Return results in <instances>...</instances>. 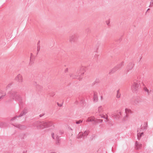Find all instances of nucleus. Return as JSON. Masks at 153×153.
Segmentation results:
<instances>
[{"instance_id": "obj_1", "label": "nucleus", "mask_w": 153, "mask_h": 153, "mask_svg": "<svg viewBox=\"0 0 153 153\" xmlns=\"http://www.w3.org/2000/svg\"><path fill=\"white\" fill-rule=\"evenodd\" d=\"M33 126L36 127L37 129H40L48 128L51 126H54V125L51 121L40 122L37 121L34 122Z\"/></svg>"}, {"instance_id": "obj_2", "label": "nucleus", "mask_w": 153, "mask_h": 153, "mask_svg": "<svg viewBox=\"0 0 153 153\" xmlns=\"http://www.w3.org/2000/svg\"><path fill=\"white\" fill-rule=\"evenodd\" d=\"M8 93L10 94V97L12 98L13 100L18 101L19 102V105L22 106L23 104L22 99L20 96L16 91H11L9 92Z\"/></svg>"}, {"instance_id": "obj_3", "label": "nucleus", "mask_w": 153, "mask_h": 153, "mask_svg": "<svg viewBox=\"0 0 153 153\" xmlns=\"http://www.w3.org/2000/svg\"><path fill=\"white\" fill-rule=\"evenodd\" d=\"M142 102V99L139 97L131 99L129 101L130 103L135 106H139Z\"/></svg>"}, {"instance_id": "obj_4", "label": "nucleus", "mask_w": 153, "mask_h": 153, "mask_svg": "<svg viewBox=\"0 0 153 153\" xmlns=\"http://www.w3.org/2000/svg\"><path fill=\"white\" fill-rule=\"evenodd\" d=\"M140 82L139 81L136 80H134L133 83L131 87V89L134 92H137L138 91L140 87Z\"/></svg>"}, {"instance_id": "obj_5", "label": "nucleus", "mask_w": 153, "mask_h": 153, "mask_svg": "<svg viewBox=\"0 0 153 153\" xmlns=\"http://www.w3.org/2000/svg\"><path fill=\"white\" fill-rule=\"evenodd\" d=\"M134 65V64L133 62L129 63L125 71V73L126 74H131L133 71L132 69Z\"/></svg>"}, {"instance_id": "obj_6", "label": "nucleus", "mask_w": 153, "mask_h": 153, "mask_svg": "<svg viewBox=\"0 0 153 153\" xmlns=\"http://www.w3.org/2000/svg\"><path fill=\"white\" fill-rule=\"evenodd\" d=\"M84 67H82L79 70H77L76 75L72 74H70V77L74 78H75L76 76H82V75L84 73Z\"/></svg>"}, {"instance_id": "obj_7", "label": "nucleus", "mask_w": 153, "mask_h": 153, "mask_svg": "<svg viewBox=\"0 0 153 153\" xmlns=\"http://www.w3.org/2000/svg\"><path fill=\"white\" fill-rule=\"evenodd\" d=\"M89 131V130H87L85 131L83 133L82 132H80L78 134L77 138L78 139L82 138L83 139H84L86 138Z\"/></svg>"}, {"instance_id": "obj_8", "label": "nucleus", "mask_w": 153, "mask_h": 153, "mask_svg": "<svg viewBox=\"0 0 153 153\" xmlns=\"http://www.w3.org/2000/svg\"><path fill=\"white\" fill-rule=\"evenodd\" d=\"M103 111V108L102 106H100L98 108L97 111H96V113L97 114H99L100 116H101V118H103L106 120H107L108 118V116L102 114Z\"/></svg>"}, {"instance_id": "obj_9", "label": "nucleus", "mask_w": 153, "mask_h": 153, "mask_svg": "<svg viewBox=\"0 0 153 153\" xmlns=\"http://www.w3.org/2000/svg\"><path fill=\"white\" fill-rule=\"evenodd\" d=\"M78 37V35L76 33L70 36L69 38V41L70 43L72 44L74 42Z\"/></svg>"}, {"instance_id": "obj_10", "label": "nucleus", "mask_w": 153, "mask_h": 153, "mask_svg": "<svg viewBox=\"0 0 153 153\" xmlns=\"http://www.w3.org/2000/svg\"><path fill=\"white\" fill-rule=\"evenodd\" d=\"M123 62H122L119 64L117 65L114 68L111 69L109 73H113L115 72L117 70L120 69L122 66L124 65Z\"/></svg>"}, {"instance_id": "obj_11", "label": "nucleus", "mask_w": 153, "mask_h": 153, "mask_svg": "<svg viewBox=\"0 0 153 153\" xmlns=\"http://www.w3.org/2000/svg\"><path fill=\"white\" fill-rule=\"evenodd\" d=\"M143 129V127H141L137 129V138L139 140L140 139L142 136L143 134V132L141 130Z\"/></svg>"}, {"instance_id": "obj_12", "label": "nucleus", "mask_w": 153, "mask_h": 153, "mask_svg": "<svg viewBox=\"0 0 153 153\" xmlns=\"http://www.w3.org/2000/svg\"><path fill=\"white\" fill-rule=\"evenodd\" d=\"M121 115V112L118 111H114L111 114L112 117H114L116 119L119 118L120 117V115Z\"/></svg>"}, {"instance_id": "obj_13", "label": "nucleus", "mask_w": 153, "mask_h": 153, "mask_svg": "<svg viewBox=\"0 0 153 153\" xmlns=\"http://www.w3.org/2000/svg\"><path fill=\"white\" fill-rule=\"evenodd\" d=\"M13 126H14L17 128L20 129H25L26 127L24 125H21L16 123L13 124L11 122L10 123Z\"/></svg>"}, {"instance_id": "obj_14", "label": "nucleus", "mask_w": 153, "mask_h": 153, "mask_svg": "<svg viewBox=\"0 0 153 153\" xmlns=\"http://www.w3.org/2000/svg\"><path fill=\"white\" fill-rule=\"evenodd\" d=\"M15 79L19 83L22 82L23 81L22 76L20 74H19Z\"/></svg>"}, {"instance_id": "obj_15", "label": "nucleus", "mask_w": 153, "mask_h": 153, "mask_svg": "<svg viewBox=\"0 0 153 153\" xmlns=\"http://www.w3.org/2000/svg\"><path fill=\"white\" fill-rule=\"evenodd\" d=\"M93 100L94 102H97L98 100V97L97 93L95 92H94Z\"/></svg>"}, {"instance_id": "obj_16", "label": "nucleus", "mask_w": 153, "mask_h": 153, "mask_svg": "<svg viewBox=\"0 0 153 153\" xmlns=\"http://www.w3.org/2000/svg\"><path fill=\"white\" fill-rule=\"evenodd\" d=\"M142 144L138 143L137 141H136L135 143V148L136 149H140L142 147Z\"/></svg>"}, {"instance_id": "obj_17", "label": "nucleus", "mask_w": 153, "mask_h": 153, "mask_svg": "<svg viewBox=\"0 0 153 153\" xmlns=\"http://www.w3.org/2000/svg\"><path fill=\"white\" fill-rule=\"evenodd\" d=\"M144 90L145 91L147 92V94L148 95H149L151 92H152V90L149 91L146 88H144Z\"/></svg>"}, {"instance_id": "obj_18", "label": "nucleus", "mask_w": 153, "mask_h": 153, "mask_svg": "<svg viewBox=\"0 0 153 153\" xmlns=\"http://www.w3.org/2000/svg\"><path fill=\"white\" fill-rule=\"evenodd\" d=\"M148 124L147 123H145L143 124V126H142L141 127H143V129L141 130L142 131H143L144 130H146Z\"/></svg>"}, {"instance_id": "obj_19", "label": "nucleus", "mask_w": 153, "mask_h": 153, "mask_svg": "<svg viewBox=\"0 0 153 153\" xmlns=\"http://www.w3.org/2000/svg\"><path fill=\"white\" fill-rule=\"evenodd\" d=\"M125 110V112L126 113V115L125 117H127L128 116V114L129 113H131V111L129 109L127 108H126Z\"/></svg>"}, {"instance_id": "obj_20", "label": "nucleus", "mask_w": 153, "mask_h": 153, "mask_svg": "<svg viewBox=\"0 0 153 153\" xmlns=\"http://www.w3.org/2000/svg\"><path fill=\"white\" fill-rule=\"evenodd\" d=\"M56 143L57 144H59L60 142V139H59V137L58 136V135H56Z\"/></svg>"}, {"instance_id": "obj_21", "label": "nucleus", "mask_w": 153, "mask_h": 153, "mask_svg": "<svg viewBox=\"0 0 153 153\" xmlns=\"http://www.w3.org/2000/svg\"><path fill=\"white\" fill-rule=\"evenodd\" d=\"M83 122V120H76L75 123L77 124L81 125V123Z\"/></svg>"}, {"instance_id": "obj_22", "label": "nucleus", "mask_w": 153, "mask_h": 153, "mask_svg": "<svg viewBox=\"0 0 153 153\" xmlns=\"http://www.w3.org/2000/svg\"><path fill=\"white\" fill-rule=\"evenodd\" d=\"M87 121L88 122L94 121L95 122V120L94 119V118H89L87 119Z\"/></svg>"}, {"instance_id": "obj_23", "label": "nucleus", "mask_w": 153, "mask_h": 153, "mask_svg": "<svg viewBox=\"0 0 153 153\" xmlns=\"http://www.w3.org/2000/svg\"><path fill=\"white\" fill-rule=\"evenodd\" d=\"M116 97L117 98H119L120 97V94L119 93V90H118L117 91V94Z\"/></svg>"}, {"instance_id": "obj_24", "label": "nucleus", "mask_w": 153, "mask_h": 153, "mask_svg": "<svg viewBox=\"0 0 153 153\" xmlns=\"http://www.w3.org/2000/svg\"><path fill=\"white\" fill-rule=\"evenodd\" d=\"M2 95L0 96V98L1 99H2L6 95V93L5 92L4 93H1Z\"/></svg>"}, {"instance_id": "obj_25", "label": "nucleus", "mask_w": 153, "mask_h": 153, "mask_svg": "<svg viewBox=\"0 0 153 153\" xmlns=\"http://www.w3.org/2000/svg\"><path fill=\"white\" fill-rule=\"evenodd\" d=\"M103 121L102 120L100 119H97L96 120H95V123H102Z\"/></svg>"}, {"instance_id": "obj_26", "label": "nucleus", "mask_w": 153, "mask_h": 153, "mask_svg": "<svg viewBox=\"0 0 153 153\" xmlns=\"http://www.w3.org/2000/svg\"><path fill=\"white\" fill-rule=\"evenodd\" d=\"M22 112H24V114H26L28 112V111L27 109L25 108L23 111H22Z\"/></svg>"}, {"instance_id": "obj_27", "label": "nucleus", "mask_w": 153, "mask_h": 153, "mask_svg": "<svg viewBox=\"0 0 153 153\" xmlns=\"http://www.w3.org/2000/svg\"><path fill=\"white\" fill-rule=\"evenodd\" d=\"M17 117H18V116H15V117L13 118H12L11 119L10 121H13L14 120H16Z\"/></svg>"}, {"instance_id": "obj_28", "label": "nucleus", "mask_w": 153, "mask_h": 153, "mask_svg": "<svg viewBox=\"0 0 153 153\" xmlns=\"http://www.w3.org/2000/svg\"><path fill=\"white\" fill-rule=\"evenodd\" d=\"M24 115H25V114H24V112H22V111L21 112V113L20 114L19 116H18V117H21L22 116H23Z\"/></svg>"}, {"instance_id": "obj_29", "label": "nucleus", "mask_w": 153, "mask_h": 153, "mask_svg": "<svg viewBox=\"0 0 153 153\" xmlns=\"http://www.w3.org/2000/svg\"><path fill=\"white\" fill-rule=\"evenodd\" d=\"M153 6V0H151L150 2V4L149 7H152Z\"/></svg>"}, {"instance_id": "obj_30", "label": "nucleus", "mask_w": 153, "mask_h": 153, "mask_svg": "<svg viewBox=\"0 0 153 153\" xmlns=\"http://www.w3.org/2000/svg\"><path fill=\"white\" fill-rule=\"evenodd\" d=\"M40 48V46H37V54L38 53H39Z\"/></svg>"}, {"instance_id": "obj_31", "label": "nucleus", "mask_w": 153, "mask_h": 153, "mask_svg": "<svg viewBox=\"0 0 153 153\" xmlns=\"http://www.w3.org/2000/svg\"><path fill=\"white\" fill-rule=\"evenodd\" d=\"M11 85H12L11 83H10V84H8V85H7V86L6 87L7 89H8L9 88H11Z\"/></svg>"}, {"instance_id": "obj_32", "label": "nucleus", "mask_w": 153, "mask_h": 153, "mask_svg": "<svg viewBox=\"0 0 153 153\" xmlns=\"http://www.w3.org/2000/svg\"><path fill=\"white\" fill-rule=\"evenodd\" d=\"M64 131L62 130H60L59 135H61L63 133Z\"/></svg>"}, {"instance_id": "obj_33", "label": "nucleus", "mask_w": 153, "mask_h": 153, "mask_svg": "<svg viewBox=\"0 0 153 153\" xmlns=\"http://www.w3.org/2000/svg\"><path fill=\"white\" fill-rule=\"evenodd\" d=\"M98 55L97 54H95L94 55V58H95V59H97L98 58Z\"/></svg>"}, {"instance_id": "obj_34", "label": "nucleus", "mask_w": 153, "mask_h": 153, "mask_svg": "<svg viewBox=\"0 0 153 153\" xmlns=\"http://www.w3.org/2000/svg\"><path fill=\"white\" fill-rule=\"evenodd\" d=\"M99 79H97L95 81V83H98L99 82Z\"/></svg>"}, {"instance_id": "obj_35", "label": "nucleus", "mask_w": 153, "mask_h": 153, "mask_svg": "<svg viewBox=\"0 0 153 153\" xmlns=\"http://www.w3.org/2000/svg\"><path fill=\"white\" fill-rule=\"evenodd\" d=\"M52 138L53 139H55V137H54V133H52Z\"/></svg>"}, {"instance_id": "obj_36", "label": "nucleus", "mask_w": 153, "mask_h": 153, "mask_svg": "<svg viewBox=\"0 0 153 153\" xmlns=\"http://www.w3.org/2000/svg\"><path fill=\"white\" fill-rule=\"evenodd\" d=\"M57 104L58 106H59V107H61L62 105V104H59L58 103H57Z\"/></svg>"}, {"instance_id": "obj_37", "label": "nucleus", "mask_w": 153, "mask_h": 153, "mask_svg": "<svg viewBox=\"0 0 153 153\" xmlns=\"http://www.w3.org/2000/svg\"><path fill=\"white\" fill-rule=\"evenodd\" d=\"M68 71V68H66V69H65V73H66V72H67Z\"/></svg>"}, {"instance_id": "obj_38", "label": "nucleus", "mask_w": 153, "mask_h": 153, "mask_svg": "<svg viewBox=\"0 0 153 153\" xmlns=\"http://www.w3.org/2000/svg\"><path fill=\"white\" fill-rule=\"evenodd\" d=\"M37 46L40 45V41H39L37 44Z\"/></svg>"}, {"instance_id": "obj_39", "label": "nucleus", "mask_w": 153, "mask_h": 153, "mask_svg": "<svg viewBox=\"0 0 153 153\" xmlns=\"http://www.w3.org/2000/svg\"><path fill=\"white\" fill-rule=\"evenodd\" d=\"M84 100H81L80 101V103L82 104L84 103Z\"/></svg>"}, {"instance_id": "obj_40", "label": "nucleus", "mask_w": 153, "mask_h": 153, "mask_svg": "<svg viewBox=\"0 0 153 153\" xmlns=\"http://www.w3.org/2000/svg\"><path fill=\"white\" fill-rule=\"evenodd\" d=\"M44 115V114H41L39 115V117H41Z\"/></svg>"}, {"instance_id": "obj_41", "label": "nucleus", "mask_w": 153, "mask_h": 153, "mask_svg": "<svg viewBox=\"0 0 153 153\" xmlns=\"http://www.w3.org/2000/svg\"><path fill=\"white\" fill-rule=\"evenodd\" d=\"M75 103L76 104H78V101L77 100L75 102Z\"/></svg>"}, {"instance_id": "obj_42", "label": "nucleus", "mask_w": 153, "mask_h": 153, "mask_svg": "<svg viewBox=\"0 0 153 153\" xmlns=\"http://www.w3.org/2000/svg\"><path fill=\"white\" fill-rule=\"evenodd\" d=\"M150 9L149 8H148V10H147V11H148L149 10H150Z\"/></svg>"}, {"instance_id": "obj_43", "label": "nucleus", "mask_w": 153, "mask_h": 153, "mask_svg": "<svg viewBox=\"0 0 153 153\" xmlns=\"http://www.w3.org/2000/svg\"><path fill=\"white\" fill-rule=\"evenodd\" d=\"M69 128H70V129H71V130H72V129H71V128L70 127Z\"/></svg>"}, {"instance_id": "obj_44", "label": "nucleus", "mask_w": 153, "mask_h": 153, "mask_svg": "<svg viewBox=\"0 0 153 153\" xmlns=\"http://www.w3.org/2000/svg\"><path fill=\"white\" fill-rule=\"evenodd\" d=\"M152 92L153 93V89L152 90Z\"/></svg>"}, {"instance_id": "obj_45", "label": "nucleus", "mask_w": 153, "mask_h": 153, "mask_svg": "<svg viewBox=\"0 0 153 153\" xmlns=\"http://www.w3.org/2000/svg\"><path fill=\"white\" fill-rule=\"evenodd\" d=\"M32 53H31V56H32Z\"/></svg>"}, {"instance_id": "obj_46", "label": "nucleus", "mask_w": 153, "mask_h": 153, "mask_svg": "<svg viewBox=\"0 0 153 153\" xmlns=\"http://www.w3.org/2000/svg\"><path fill=\"white\" fill-rule=\"evenodd\" d=\"M105 122H107V121L105 120Z\"/></svg>"}, {"instance_id": "obj_47", "label": "nucleus", "mask_w": 153, "mask_h": 153, "mask_svg": "<svg viewBox=\"0 0 153 153\" xmlns=\"http://www.w3.org/2000/svg\"><path fill=\"white\" fill-rule=\"evenodd\" d=\"M101 98H102V96H101Z\"/></svg>"}, {"instance_id": "obj_48", "label": "nucleus", "mask_w": 153, "mask_h": 153, "mask_svg": "<svg viewBox=\"0 0 153 153\" xmlns=\"http://www.w3.org/2000/svg\"><path fill=\"white\" fill-rule=\"evenodd\" d=\"M23 153H25V152H24Z\"/></svg>"}, {"instance_id": "obj_49", "label": "nucleus", "mask_w": 153, "mask_h": 153, "mask_svg": "<svg viewBox=\"0 0 153 153\" xmlns=\"http://www.w3.org/2000/svg\"><path fill=\"white\" fill-rule=\"evenodd\" d=\"M1 99V98H0V100Z\"/></svg>"}]
</instances>
